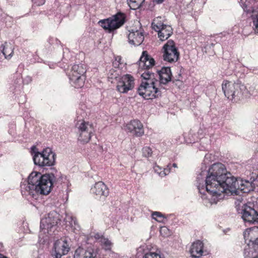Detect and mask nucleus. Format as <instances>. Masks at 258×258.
<instances>
[{
    "label": "nucleus",
    "mask_w": 258,
    "mask_h": 258,
    "mask_svg": "<svg viewBox=\"0 0 258 258\" xmlns=\"http://www.w3.org/2000/svg\"><path fill=\"white\" fill-rule=\"evenodd\" d=\"M52 178H26L21 185L22 193L37 199L39 195L46 196L52 188Z\"/></svg>",
    "instance_id": "f257e3e1"
},
{
    "label": "nucleus",
    "mask_w": 258,
    "mask_h": 258,
    "mask_svg": "<svg viewBox=\"0 0 258 258\" xmlns=\"http://www.w3.org/2000/svg\"><path fill=\"white\" fill-rule=\"evenodd\" d=\"M237 179L225 178V180L221 182L217 180L218 178H206L205 185H203L201 188L204 189L205 186L207 192L221 199L222 194L227 195L237 194Z\"/></svg>",
    "instance_id": "f03ea898"
},
{
    "label": "nucleus",
    "mask_w": 258,
    "mask_h": 258,
    "mask_svg": "<svg viewBox=\"0 0 258 258\" xmlns=\"http://www.w3.org/2000/svg\"><path fill=\"white\" fill-rule=\"evenodd\" d=\"M143 79L138 89V94L146 99H153L161 96V89L157 87L158 80L154 73L146 70L141 75Z\"/></svg>",
    "instance_id": "7ed1b4c3"
},
{
    "label": "nucleus",
    "mask_w": 258,
    "mask_h": 258,
    "mask_svg": "<svg viewBox=\"0 0 258 258\" xmlns=\"http://www.w3.org/2000/svg\"><path fill=\"white\" fill-rule=\"evenodd\" d=\"M125 20V15L119 12L110 18L100 20L98 23L108 33H111L122 26Z\"/></svg>",
    "instance_id": "20e7f679"
},
{
    "label": "nucleus",
    "mask_w": 258,
    "mask_h": 258,
    "mask_svg": "<svg viewBox=\"0 0 258 258\" xmlns=\"http://www.w3.org/2000/svg\"><path fill=\"white\" fill-rule=\"evenodd\" d=\"M246 89L245 86L241 83H232L225 81L222 84V90L225 96L229 99H239Z\"/></svg>",
    "instance_id": "39448f33"
},
{
    "label": "nucleus",
    "mask_w": 258,
    "mask_h": 258,
    "mask_svg": "<svg viewBox=\"0 0 258 258\" xmlns=\"http://www.w3.org/2000/svg\"><path fill=\"white\" fill-rule=\"evenodd\" d=\"M56 155L51 149L46 148L42 152H37L34 154L33 159L35 165L39 166H50L55 163Z\"/></svg>",
    "instance_id": "423d86ee"
},
{
    "label": "nucleus",
    "mask_w": 258,
    "mask_h": 258,
    "mask_svg": "<svg viewBox=\"0 0 258 258\" xmlns=\"http://www.w3.org/2000/svg\"><path fill=\"white\" fill-rule=\"evenodd\" d=\"M200 175L206 176V177H235L227 170L225 166L221 163H214L208 170H202Z\"/></svg>",
    "instance_id": "0eeeda50"
},
{
    "label": "nucleus",
    "mask_w": 258,
    "mask_h": 258,
    "mask_svg": "<svg viewBox=\"0 0 258 258\" xmlns=\"http://www.w3.org/2000/svg\"><path fill=\"white\" fill-rule=\"evenodd\" d=\"M241 217L245 223H258V207L252 203L244 204L241 209Z\"/></svg>",
    "instance_id": "6e6552de"
},
{
    "label": "nucleus",
    "mask_w": 258,
    "mask_h": 258,
    "mask_svg": "<svg viewBox=\"0 0 258 258\" xmlns=\"http://www.w3.org/2000/svg\"><path fill=\"white\" fill-rule=\"evenodd\" d=\"M86 72V68L83 64H75L73 66L70 79L75 88H79L83 86Z\"/></svg>",
    "instance_id": "1a4fd4ad"
},
{
    "label": "nucleus",
    "mask_w": 258,
    "mask_h": 258,
    "mask_svg": "<svg viewBox=\"0 0 258 258\" xmlns=\"http://www.w3.org/2000/svg\"><path fill=\"white\" fill-rule=\"evenodd\" d=\"M78 140L82 144L87 143L90 140L94 132L93 125L84 120L77 124Z\"/></svg>",
    "instance_id": "9d476101"
},
{
    "label": "nucleus",
    "mask_w": 258,
    "mask_h": 258,
    "mask_svg": "<svg viewBox=\"0 0 258 258\" xmlns=\"http://www.w3.org/2000/svg\"><path fill=\"white\" fill-rule=\"evenodd\" d=\"M179 57V52L173 40H168L163 46V58L165 61L173 62L177 61Z\"/></svg>",
    "instance_id": "9b49d317"
},
{
    "label": "nucleus",
    "mask_w": 258,
    "mask_h": 258,
    "mask_svg": "<svg viewBox=\"0 0 258 258\" xmlns=\"http://www.w3.org/2000/svg\"><path fill=\"white\" fill-rule=\"evenodd\" d=\"M60 220L59 215L54 211H51L46 217L41 219L40 228L41 229L46 230L47 232L49 233L56 229Z\"/></svg>",
    "instance_id": "f8f14e48"
},
{
    "label": "nucleus",
    "mask_w": 258,
    "mask_h": 258,
    "mask_svg": "<svg viewBox=\"0 0 258 258\" xmlns=\"http://www.w3.org/2000/svg\"><path fill=\"white\" fill-rule=\"evenodd\" d=\"M70 250V247L67 239L56 240L54 244L51 255L53 258H61L67 254Z\"/></svg>",
    "instance_id": "ddd939ff"
},
{
    "label": "nucleus",
    "mask_w": 258,
    "mask_h": 258,
    "mask_svg": "<svg viewBox=\"0 0 258 258\" xmlns=\"http://www.w3.org/2000/svg\"><path fill=\"white\" fill-rule=\"evenodd\" d=\"M152 27L158 32V36L161 41L166 40L172 34V28L170 25H165L158 20H154Z\"/></svg>",
    "instance_id": "4468645a"
},
{
    "label": "nucleus",
    "mask_w": 258,
    "mask_h": 258,
    "mask_svg": "<svg viewBox=\"0 0 258 258\" xmlns=\"http://www.w3.org/2000/svg\"><path fill=\"white\" fill-rule=\"evenodd\" d=\"M134 87V79L130 75L123 76L118 81L117 89L119 92L125 93Z\"/></svg>",
    "instance_id": "2eb2a0df"
},
{
    "label": "nucleus",
    "mask_w": 258,
    "mask_h": 258,
    "mask_svg": "<svg viewBox=\"0 0 258 258\" xmlns=\"http://www.w3.org/2000/svg\"><path fill=\"white\" fill-rule=\"evenodd\" d=\"M243 236L245 241H248V247L250 244L253 246L258 245V227L254 226L247 229L243 233Z\"/></svg>",
    "instance_id": "dca6fc26"
},
{
    "label": "nucleus",
    "mask_w": 258,
    "mask_h": 258,
    "mask_svg": "<svg viewBox=\"0 0 258 258\" xmlns=\"http://www.w3.org/2000/svg\"><path fill=\"white\" fill-rule=\"evenodd\" d=\"M257 178H250V180H243V178H237L236 181L238 183L237 187V194H233L232 195H238L239 190L242 191L243 193H248L253 190L252 182Z\"/></svg>",
    "instance_id": "f3484780"
},
{
    "label": "nucleus",
    "mask_w": 258,
    "mask_h": 258,
    "mask_svg": "<svg viewBox=\"0 0 258 258\" xmlns=\"http://www.w3.org/2000/svg\"><path fill=\"white\" fill-rule=\"evenodd\" d=\"M126 130L137 137L142 136L144 134L143 125L138 120L131 121L126 124Z\"/></svg>",
    "instance_id": "a211bd4d"
},
{
    "label": "nucleus",
    "mask_w": 258,
    "mask_h": 258,
    "mask_svg": "<svg viewBox=\"0 0 258 258\" xmlns=\"http://www.w3.org/2000/svg\"><path fill=\"white\" fill-rule=\"evenodd\" d=\"M155 78L159 76L160 84L166 85L171 81L172 73L170 68L163 67L161 70L157 71V74H154Z\"/></svg>",
    "instance_id": "6ab92c4d"
},
{
    "label": "nucleus",
    "mask_w": 258,
    "mask_h": 258,
    "mask_svg": "<svg viewBox=\"0 0 258 258\" xmlns=\"http://www.w3.org/2000/svg\"><path fill=\"white\" fill-rule=\"evenodd\" d=\"M128 42L134 46H139L143 41L144 36L141 31L132 30L128 35Z\"/></svg>",
    "instance_id": "aec40b11"
},
{
    "label": "nucleus",
    "mask_w": 258,
    "mask_h": 258,
    "mask_svg": "<svg viewBox=\"0 0 258 258\" xmlns=\"http://www.w3.org/2000/svg\"><path fill=\"white\" fill-rule=\"evenodd\" d=\"M74 258H97V254L92 248H88L85 250L79 248L75 250Z\"/></svg>",
    "instance_id": "412c9836"
},
{
    "label": "nucleus",
    "mask_w": 258,
    "mask_h": 258,
    "mask_svg": "<svg viewBox=\"0 0 258 258\" xmlns=\"http://www.w3.org/2000/svg\"><path fill=\"white\" fill-rule=\"evenodd\" d=\"M203 243L200 240L194 242L189 250L191 256L194 258L200 257L203 253Z\"/></svg>",
    "instance_id": "4be33fe9"
},
{
    "label": "nucleus",
    "mask_w": 258,
    "mask_h": 258,
    "mask_svg": "<svg viewBox=\"0 0 258 258\" xmlns=\"http://www.w3.org/2000/svg\"><path fill=\"white\" fill-rule=\"evenodd\" d=\"M154 64V59L148 55L146 51H144L140 59L139 66L148 69Z\"/></svg>",
    "instance_id": "5701e85b"
},
{
    "label": "nucleus",
    "mask_w": 258,
    "mask_h": 258,
    "mask_svg": "<svg viewBox=\"0 0 258 258\" xmlns=\"http://www.w3.org/2000/svg\"><path fill=\"white\" fill-rule=\"evenodd\" d=\"M91 190L93 193L98 196H106L108 193L106 186L102 181L96 182L94 187L92 188Z\"/></svg>",
    "instance_id": "b1692460"
},
{
    "label": "nucleus",
    "mask_w": 258,
    "mask_h": 258,
    "mask_svg": "<svg viewBox=\"0 0 258 258\" xmlns=\"http://www.w3.org/2000/svg\"><path fill=\"white\" fill-rule=\"evenodd\" d=\"M58 172L54 168H50V171L48 173H46L41 175L39 172L33 171L32 172L28 177H36L39 175H40V177H60Z\"/></svg>",
    "instance_id": "393cba45"
},
{
    "label": "nucleus",
    "mask_w": 258,
    "mask_h": 258,
    "mask_svg": "<svg viewBox=\"0 0 258 258\" xmlns=\"http://www.w3.org/2000/svg\"><path fill=\"white\" fill-rule=\"evenodd\" d=\"M1 48L5 58L7 59H11L14 54V48L12 45L10 43L6 42L1 45Z\"/></svg>",
    "instance_id": "a878e982"
},
{
    "label": "nucleus",
    "mask_w": 258,
    "mask_h": 258,
    "mask_svg": "<svg viewBox=\"0 0 258 258\" xmlns=\"http://www.w3.org/2000/svg\"><path fill=\"white\" fill-rule=\"evenodd\" d=\"M154 170L157 173V175L163 177L169 174L170 171V168H164L163 170L159 166L155 165L154 167Z\"/></svg>",
    "instance_id": "bb28decb"
},
{
    "label": "nucleus",
    "mask_w": 258,
    "mask_h": 258,
    "mask_svg": "<svg viewBox=\"0 0 258 258\" xmlns=\"http://www.w3.org/2000/svg\"><path fill=\"white\" fill-rule=\"evenodd\" d=\"M145 0H127V4L130 8L133 10H136L139 8Z\"/></svg>",
    "instance_id": "cd10ccee"
},
{
    "label": "nucleus",
    "mask_w": 258,
    "mask_h": 258,
    "mask_svg": "<svg viewBox=\"0 0 258 258\" xmlns=\"http://www.w3.org/2000/svg\"><path fill=\"white\" fill-rule=\"evenodd\" d=\"M101 245L105 250L111 249V242L107 238L102 237L100 240Z\"/></svg>",
    "instance_id": "c85d7f7f"
},
{
    "label": "nucleus",
    "mask_w": 258,
    "mask_h": 258,
    "mask_svg": "<svg viewBox=\"0 0 258 258\" xmlns=\"http://www.w3.org/2000/svg\"><path fill=\"white\" fill-rule=\"evenodd\" d=\"M184 71V70L182 69V68H179L177 70V75H175L174 76H172V80L173 82H174L175 81H181L182 80V74L183 73Z\"/></svg>",
    "instance_id": "c756f323"
},
{
    "label": "nucleus",
    "mask_w": 258,
    "mask_h": 258,
    "mask_svg": "<svg viewBox=\"0 0 258 258\" xmlns=\"http://www.w3.org/2000/svg\"><path fill=\"white\" fill-rule=\"evenodd\" d=\"M239 3L244 11H249L250 0H240Z\"/></svg>",
    "instance_id": "7c9ffc66"
},
{
    "label": "nucleus",
    "mask_w": 258,
    "mask_h": 258,
    "mask_svg": "<svg viewBox=\"0 0 258 258\" xmlns=\"http://www.w3.org/2000/svg\"><path fill=\"white\" fill-rule=\"evenodd\" d=\"M152 218L159 222H161L162 220L159 219L160 218H165L164 215L159 212H154L152 214Z\"/></svg>",
    "instance_id": "2f4dec72"
},
{
    "label": "nucleus",
    "mask_w": 258,
    "mask_h": 258,
    "mask_svg": "<svg viewBox=\"0 0 258 258\" xmlns=\"http://www.w3.org/2000/svg\"><path fill=\"white\" fill-rule=\"evenodd\" d=\"M142 152L143 156L145 157H150L152 154V149L148 147H144Z\"/></svg>",
    "instance_id": "473e14b6"
},
{
    "label": "nucleus",
    "mask_w": 258,
    "mask_h": 258,
    "mask_svg": "<svg viewBox=\"0 0 258 258\" xmlns=\"http://www.w3.org/2000/svg\"><path fill=\"white\" fill-rule=\"evenodd\" d=\"M160 233L164 237L168 236L170 234L169 229L165 226L161 227Z\"/></svg>",
    "instance_id": "72a5a7b5"
},
{
    "label": "nucleus",
    "mask_w": 258,
    "mask_h": 258,
    "mask_svg": "<svg viewBox=\"0 0 258 258\" xmlns=\"http://www.w3.org/2000/svg\"><path fill=\"white\" fill-rule=\"evenodd\" d=\"M143 258H160V255L156 253L150 252L145 254Z\"/></svg>",
    "instance_id": "f704fd0d"
},
{
    "label": "nucleus",
    "mask_w": 258,
    "mask_h": 258,
    "mask_svg": "<svg viewBox=\"0 0 258 258\" xmlns=\"http://www.w3.org/2000/svg\"><path fill=\"white\" fill-rule=\"evenodd\" d=\"M253 24L254 31L258 33V16L253 20Z\"/></svg>",
    "instance_id": "c9c22d12"
},
{
    "label": "nucleus",
    "mask_w": 258,
    "mask_h": 258,
    "mask_svg": "<svg viewBox=\"0 0 258 258\" xmlns=\"http://www.w3.org/2000/svg\"><path fill=\"white\" fill-rule=\"evenodd\" d=\"M32 2L36 6H40L45 3V0H32Z\"/></svg>",
    "instance_id": "e433bc0d"
},
{
    "label": "nucleus",
    "mask_w": 258,
    "mask_h": 258,
    "mask_svg": "<svg viewBox=\"0 0 258 258\" xmlns=\"http://www.w3.org/2000/svg\"><path fill=\"white\" fill-rule=\"evenodd\" d=\"M243 254H244V255L245 256V257L249 256V251H248L247 248H244V251H243Z\"/></svg>",
    "instance_id": "4c0bfd02"
},
{
    "label": "nucleus",
    "mask_w": 258,
    "mask_h": 258,
    "mask_svg": "<svg viewBox=\"0 0 258 258\" xmlns=\"http://www.w3.org/2000/svg\"><path fill=\"white\" fill-rule=\"evenodd\" d=\"M94 237L96 238V239H101L102 237L100 236V234L99 233H96L95 236H94Z\"/></svg>",
    "instance_id": "58836bf2"
},
{
    "label": "nucleus",
    "mask_w": 258,
    "mask_h": 258,
    "mask_svg": "<svg viewBox=\"0 0 258 258\" xmlns=\"http://www.w3.org/2000/svg\"><path fill=\"white\" fill-rule=\"evenodd\" d=\"M36 148L35 146H32V148H31V150L35 154V153H36L37 152H36Z\"/></svg>",
    "instance_id": "ea45409f"
},
{
    "label": "nucleus",
    "mask_w": 258,
    "mask_h": 258,
    "mask_svg": "<svg viewBox=\"0 0 258 258\" xmlns=\"http://www.w3.org/2000/svg\"><path fill=\"white\" fill-rule=\"evenodd\" d=\"M0 258H8L6 255H4L3 254L0 253Z\"/></svg>",
    "instance_id": "a19ab883"
},
{
    "label": "nucleus",
    "mask_w": 258,
    "mask_h": 258,
    "mask_svg": "<svg viewBox=\"0 0 258 258\" xmlns=\"http://www.w3.org/2000/svg\"><path fill=\"white\" fill-rule=\"evenodd\" d=\"M121 60V57L120 56H117L116 58V60H117L118 62H119V61H120Z\"/></svg>",
    "instance_id": "79ce46f5"
},
{
    "label": "nucleus",
    "mask_w": 258,
    "mask_h": 258,
    "mask_svg": "<svg viewBox=\"0 0 258 258\" xmlns=\"http://www.w3.org/2000/svg\"><path fill=\"white\" fill-rule=\"evenodd\" d=\"M156 1L158 3V4H160V3H161L163 2V0H156Z\"/></svg>",
    "instance_id": "37998d69"
},
{
    "label": "nucleus",
    "mask_w": 258,
    "mask_h": 258,
    "mask_svg": "<svg viewBox=\"0 0 258 258\" xmlns=\"http://www.w3.org/2000/svg\"><path fill=\"white\" fill-rule=\"evenodd\" d=\"M211 155L207 154V155H205V158H206V159H208V158H210V156H211Z\"/></svg>",
    "instance_id": "c03bdc74"
},
{
    "label": "nucleus",
    "mask_w": 258,
    "mask_h": 258,
    "mask_svg": "<svg viewBox=\"0 0 258 258\" xmlns=\"http://www.w3.org/2000/svg\"><path fill=\"white\" fill-rule=\"evenodd\" d=\"M173 167H175V168H177V165L176 163H173V165H172Z\"/></svg>",
    "instance_id": "a18cd8bd"
},
{
    "label": "nucleus",
    "mask_w": 258,
    "mask_h": 258,
    "mask_svg": "<svg viewBox=\"0 0 258 258\" xmlns=\"http://www.w3.org/2000/svg\"><path fill=\"white\" fill-rule=\"evenodd\" d=\"M242 200V198L240 197H239V199L238 200V201L240 202Z\"/></svg>",
    "instance_id": "49530a36"
},
{
    "label": "nucleus",
    "mask_w": 258,
    "mask_h": 258,
    "mask_svg": "<svg viewBox=\"0 0 258 258\" xmlns=\"http://www.w3.org/2000/svg\"><path fill=\"white\" fill-rule=\"evenodd\" d=\"M252 258H258V254L253 256Z\"/></svg>",
    "instance_id": "de8ad7c7"
},
{
    "label": "nucleus",
    "mask_w": 258,
    "mask_h": 258,
    "mask_svg": "<svg viewBox=\"0 0 258 258\" xmlns=\"http://www.w3.org/2000/svg\"><path fill=\"white\" fill-rule=\"evenodd\" d=\"M201 188V187H200V185H199V186H198V188H199V190H200V192L201 193V188Z\"/></svg>",
    "instance_id": "09e8293b"
}]
</instances>
